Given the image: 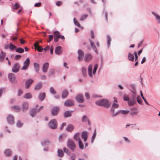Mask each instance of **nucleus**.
Instances as JSON below:
<instances>
[{
    "label": "nucleus",
    "instance_id": "obj_1",
    "mask_svg": "<svg viewBox=\"0 0 160 160\" xmlns=\"http://www.w3.org/2000/svg\"><path fill=\"white\" fill-rule=\"evenodd\" d=\"M95 103L98 105L103 106L106 108H108L111 104L108 100L104 99L97 101Z\"/></svg>",
    "mask_w": 160,
    "mask_h": 160
},
{
    "label": "nucleus",
    "instance_id": "obj_2",
    "mask_svg": "<svg viewBox=\"0 0 160 160\" xmlns=\"http://www.w3.org/2000/svg\"><path fill=\"white\" fill-rule=\"evenodd\" d=\"M98 65L97 64L95 65L94 68L93 70L92 73V66L91 64L89 65L88 68V73L89 77H92L93 75H94L96 73V71L98 68Z\"/></svg>",
    "mask_w": 160,
    "mask_h": 160
},
{
    "label": "nucleus",
    "instance_id": "obj_3",
    "mask_svg": "<svg viewBox=\"0 0 160 160\" xmlns=\"http://www.w3.org/2000/svg\"><path fill=\"white\" fill-rule=\"evenodd\" d=\"M67 145V146L72 151L74 150L75 148V143L73 141L72 139H69L68 140Z\"/></svg>",
    "mask_w": 160,
    "mask_h": 160
},
{
    "label": "nucleus",
    "instance_id": "obj_4",
    "mask_svg": "<svg viewBox=\"0 0 160 160\" xmlns=\"http://www.w3.org/2000/svg\"><path fill=\"white\" fill-rule=\"evenodd\" d=\"M49 127L52 129H55L57 128V123L56 120L53 119L50 121L49 123Z\"/></svg>",
    "mask_w": 160,
    "mask_h": 160
},
{
    "label": "nucleus",
    "instance_id": "obj_5",
    "mask_svg": "<svg viewBox=\"0 0 160 160\" xmlns=\"http://www.w3.org/2000/svg\"><path fill=\"white\" fill-rule=\"evenodd\" d=\"M30 64V60L27 58L23 62V66L21 68L22 70H26L29 66Z\"/></svg>",
    "mask_w": 160,
    "mask_h": 160
},
{
    "label": "nucleus",
    "instance_id": "obj_6",
    "mask_svg": "<svg viewBox=\"0 0 160 160\" xmlns=\"http://www.w3.org/2000/svg\"><path fill=\"white\" fill-rule=\"evenodd\" d=\"M9 80L12 83H15L17 82V80L14 75L12 73H10L8 75Z\"/></svg>",
    "mask_w": 160,
    "mask_h": 160
},
{
    "label": "nucleus",
    "instance_id": "obj_7",
    "mask_svg": "<svg viewBox=\"0 0 160 160\" xmlns=\"http://www.w3.org/2000/svg\"><path fill=\"white\" fill-rule=\"evenodd\" d=\"M43 108V106H41L38 109H32L30 112L31 116L32 117H33L34 116V115L36 114V113L39 112V111Z\"/></svg>",
    "mask_w": 160,
    "mask_h": 160
},
{
    "label": "nucleus",
    "instance_id": "obj_8",
    "mask_svg": "<svg viewBox=\"0 0 160 160\" xmlns=\"http://www.w3.org/2000/svg\"><path fill=\"white\" fill-rule=\"evenodd\" d=\"M19 68L20 66L19 64L18 63H16L12 67V71L14 73L17 72L19 71Z\"/></svg>",
    "mask_w": 160,
    "mask_h": 160
},
{
    "label": "nucleus",
    "instance_id": "obj_9",
    "mask_svg": "<svg viewBox=\"0 0 160 160\" xmlns=\"http://www.w3.org/2000/svg\"><path fill=\"white\" fill-rule=\"evenodd\" d=\"M54 37L60 38L62 40L65 39L64 37L63 36L61 35L60 32L58 31H56L53 32Z\"/></svg>",
    "mask_w": 160,
    "mask_h": 160
},
{
    "label": "nucleus",
    "instance_id": "obj_10",
    "mask_svg": "<svg viewBox=\"0 0 160 160\" xmlns=\"http://www.w3.org/2000/svg\"><path fill=\"white\" fill-rule=\"evenodd\" d=\"M33 82L34 80L31 79H29L26 80L25 84V88L26 89L28 88L30 85Z\"/></svg>",
    "mask_w": 160,
    "mask_h": 160
},
{
    "label": "nucleus",
    "instance_id": "obj_11",
    "mask_svg": "<svg viewBox=\"0 0 160 160\" xmlns=\"http://www.w3.org/2000/svg\"><path fill=\"white\" fill-rule=\"evenodd\" d=\"M76 101L78 102L82 103L84 101L83 96L81 94H79L76 98Z\"/></svg>",
    "mask_w": 160,
    "mask_h": 160
},
{
    "label": "nucleus",
    "instance_id": "obj_12",
    "mask_svg": "<svg viewBox=\"0 0 160 160\" xmlns=\"http://www.w3.org/2000/svg\"><path fill=\"white\" fill-rule=\"evenodd\" d=\"M92 58V55L89 53H87L85 55L84 57V60L85 61L88 62L90 61Z\"/></svg>",
    "mask_w": 160,
    "mask_h": 160
},
{
    "label": "nucleus",
    "instance_id": "obj_13",
    "mask_svg": "<svg viewBox=\"0 0 160 160\" xmlns=\"http://www.w3.org/2000/svg\"><path fill=\"white\" fill-rule=\"evenodd\" d=\"M152 14L155 17L156 20L158 24H160V16L156 12H152Z\"/></svg>",
    "mask_w": 160,
    "mask_h": 160
},
{
    "label": "nucleus",
    "instance_id": "obj_14",
    "mask_svg": "<svg viewBox=\"0 0 160 160\" xmlns=\"http://www.w3.org/2000/svg\"><path fill=\"white\" fill-rule=\"evenodd\" d=\"M64 105L66 106L70 107L74 105V103L72 100H68L65 102Z\"/></svg>",
    "mask_w": 160,
    "mask_h": 160
},
{
    "label": "nucleus",
    "instance_id": "obj_15",
    "mask_svg": "<svg viewBox=\"0 0 160 160\" xmlns=\"http://www.w3.org/2000/svg\"><path fill=\"white\" fill-rule=\"evenodd\" d=\"M129 111L128 110H120L118 111L117 112H116L115 114L113 113V116H115V115H116L118 114H119L120 113H122L123 114H126L128 113L129 112Z\"/></svg>",
    "mask_w": 160,
    "mask_h": 160
},
{
    "label": "nucleus",
    "instance_id": "obj_16",
    "mask_svg": "<svg viewBox=\"0 0 160 160\" xmlns=\"http://www.w3.org/2000/svg\"><path fill=\"white\" fill-rule=\"evenodd\" d=\"M59 110V108L58 107H54L52 110V114L53 116H55L57 114Z\"/></svg>",
    "mask_w": 160,
    "mask_h": 160
},
{
    "label": "nucleus",
    "instance_id": "obj_17",
    "mask_svg": "<svg viewBox=\"0 0 160 160\" xmlns=\"http://www.w3.org/2000/svg\"><path fill=\"white\" fill-rule=\"evenodd\" d=\"M49 67V63L48 62H46L44 63L42 66V71L44 72H46L48 69Z\"/></svg>",
    "mask_w": 160,
    "mask_h": 160
},
{
    "label": "nucleus",
    "instance_id": "obj_18",
    "mask_svg": "<svg viewBox=\"0 0 160 160\" xmlns=\"http://www.w3.org/2000/svg\"><path fill=\"white\" fill-rule=\"evenodd\" d=\"M78 59L79 61L82 60L83 58L84 53L83 52L80 50H79L78 51Z\"/></svg>",
    "mask_w": 160,
    "mask_h": 160
},
{
    "label": "nucleus",
    "instance_id": "obj_19",
    "mask_svg": "<svg viewBox=\"0 0 160 160\" xmlns=\"http://www.w3.org/2000/svg\"><path fill=\"white\" fill-rule=\"evenodd\" d=\"M7 120L8 122L10 124H12L14 123V119L13 117L11 115H9L7 118Z\"/></svg>",
    "mask_w": 160,
    "mask_h": 160
},
{
    "label": "nucleus",
    "instance_id": "obj_20",
    "mask_svg": "<svg viewBox=\"0 0 160 160\" xmlns=\"http://www.w3.org/2000/svg\"><path fill=\"white\" fill-rule=\"evenodd\" d=\"M88 133L87 132L84 131L82 132V138L83 139L84 141H86L88 138Z\"/></svg>",
    "mask_w": 160,
    "mask_h": 160
},
{
    "label": "nucleus",
    "instance_id": "obj_21",
    "mask_svg": "<svg viewBox=\"0 0 160 160\" xmlns=\"http://www.w3.org/2000/svg\"><path fill=\"white\" fill-rule=\"evenodd\" d=\"M89 41L91 46L92 48V49L96 53H97V54H98L97 48L96 46H95L94 42L90 40H89Z\"/></svg>",
    "mask_w": 160,
    "mask_h": 160
},
{
    "label": "nucleus",
    "instance_id": "obj_22",
    "mask_svg": "<svg viewBox=\"0 0 160 160\" xmlns=\"http://www.w3.org/2000/svg\"><path fill=\"white\" fill-rule=\"evenodd\" d=\"M38 42H36L34 44V46L35 48H37V50L39 52H42L43 50V48L41 46L38 45Z\"/></svg>",
    "mask_w": 160,
    "mask_h": 160
},
{
    "label": "nucleus",
    "instance_id": "obj_23",
    "mask_svg": "<svg viewBox=\"0 0 160 160\" xmlns=\"http://www.w3.org/2000/svg\"><path fill=\"white\" fill-rule=\"evenodd\" d=\"M28 104L27 102H24L22 104V109L23 111H26L28 108Z\"/></svg>",
    "mask_w": 160,
    "mask_h": 160
},
{
    "label": "nucleus",
    "instance_id": "obj_24",
    "mask_svg": "<svg viewBox=\"0 0 160 160\" xmlns=\"http://www.w3.org/2000/svg\"><path fill=\"white\" fill-rule=\"evenodd\" d=\"M38 98L41 101L43 100L45 98V93H40Z\"/></svg>",
    "mask_w": 160,
    "mask_h": 160
},
{
    "label": "nucleus",
    "instance_id": "obj_25",
    "mask_svg": "<svg viewBox=\"0 0 160 160\" xmlns=\"http://www.w3.org/2000/svg\"><path fill=\"white\" fill-rule=\"evenodd\" d=\"M61 47L58 46L57 47L55 50V53L57 54H60L62 53Z\"/></svg>",
    "mask_w": 160,
    "mask_h": 160
},
{
    "label": "nucleus",
    "instance_id": "obj_26",
    "mask_svg": "<svg viewBox=\"0 0 160 160\" xmlns=\"http://www.w3.org/2000/svg\"><path fill=\"white\" fill-rule=\"evenodd\" d=\"M74 129V126L72 124H69L66 128V130L68 132H71Z\"/></svg>",
    "mask_w": 160,
    "mask_h": 160
},
{
    "label": "nucleus",
    "instance_id": "obj_27",
    "mask_svg": "<svg viewBox=\"0 0 160 160\" xmlns=\"http://www.w3.org/2000/svg\"><path fill=\"white\" fill-rule=\"evenodd\" d=\"M4 153L7 156L9 157L11 155L12 152L10 149H7L5 150Z\"/></svg>",
    "mask_w": 160,
    "mask_h": 160
},
{
    "label": "nucleus",
    "instance_id": "obj_28",
    "mask_svg": "<svg viewBox=\"0 0 160 160\" xmlns=\"http://www.w3.org/2000/svg\"><path fill=\"white\" fill-rule=\"evenodd\" d=\"M118 107V105L117 103H114L112 104V108L111 109V111L114 113V109L117 108Z\"/></svg>",
    "mask_w": 160,
    "mask_h": 160
},
{
    "label": "nucleus",
    "instance_id": "obj_29",
    "mask_svg": "<svg viewBox=\"0 0 160 160\" xmlns=\"http://www.w3.org/2000/svg\"><path fill=\"white\" fill-rule=\"evenodd\" d=\"M5 56V53H4L2 51H1V54H0V62H2Z\"/></svg>",
    "mask_w": 160,
    "mask_h": 160
},
{
    "label": "nucleus",
    "instance_id": "obj_30",
    "mask_svg": "<svg viewBox=\"0 0 160 160\" xmlns=\"http://www.w3.org/2000/svg\"><path fill=\"white\" fill-rule=\"evenodd\" d=\"M74 138L76 141H78L79 140H81L80 134L79 133H76L74 136Z\"/></svg>",
    "mask_w": 160,
    "mask_h": 160
},
{
    "label": "nucleus",
    "instance_id": "obj_31",
    "mask_svg": "<svg viewBox=\"0 0 160 160\" xmlns=\"http://www.w3.org/2000/svg\"><path fill=\"white\" fill-rule=\"evenodd\" d=\"M136 102L134 98L131 99L130 100H129L128 102V104L129 106H132L134 105Z\"/></svg>",
    "mask_w": 160,
    "mask_h": 160
},
{
    "label": "nucleus",
    "instance_id": "obj_32",
    "mask_svg": "<svg viewBox=\"0 0 160 160\" xmlns=\"http://www.w3.org/2000/svg\"><path fill=\"white\" fill-rule=\"evenodd\" d=\"M68 95V92L67 90H64L62 94V98H65Z\"/></svg>",
    "mask_w": 160,
    "mask_h": 160
},
{
    "label": "nucleus",
    "instance_id": "obj_33",
    "mask_svg": "<svg viewBox=\"0 0 160 160\" xmlns=\"http://www.w3.org/2000/svg\"><path fill=\"white\" fill-rule=\"evenodd\" d=\"M12 109L16 112H19L21 109L20 107L18 106H14L12 108Z\"/></svg>",
    "mask_w": 160,
    "mask_h": 160
},
{
    "label": "nucleus",
    "instance_id": "obj_34",
    "mask_svg": "<svg viewBox=\"0 0 160 160\" xmlns=\"http://www.w3.org/2000/svg\"><path fill=\"white\" fill-rule=\"evenodd\" d=\"M128 59L132 61H134V55L130 53H129L128 55Z\"/></svg>",
    "mask_w": 160,
    "mask_h": 160
},
{
    "label": "nucleus",
    "instance_id": "obj_35",
    "mask_svg": "<svg viewBox=\"0 0 160 160\" xmlns=\"http://www.w3.org/2000/svg\"><path fill=\"white\" fill-rule=\"evenodd\" d=\"M42 87V84L41 82H40L37 84L34 88V89L35 90H38L41 88Z\"/></svg>",
    "mask_w": 160,
    "mask_h": 160
},
{
    "label": "nucleus",
    "instance_id": "obj_36",
    "mask_svg": "<svg viewBox=\"0 0 160 160\" xmlns=\"http://www.w3.org/2000/svg\"><path fill=\"white\" fill-rule=\"evenodd\" d=\"M63 152L61 149H58V156L60 157H62L63 156Z\"/></svg>",
    "mask_w": 160,
    "mask_h": 160
},
{
    "label": "nucleus",
    "instance_id": "obj_37",
    "mask_svg": "<svg viewBox=\"0 0 160 160\" xmlns=\"http://www.w3.org/2000/svg\"><path fill=\"white\" fill-rule=\"evenodd\" d=\"M34 67L36 72H38L39 71V66L38 63L34 62Z\"/></svg>",
    "mask_w": 160,
    "mask_h": 160
},
{
    "label": "nucleus",
    "instance_id": "obj_38",
    "mask_svg": "<svg viewBox=\"0 0 160 160\" xmlns=\"http://www.w3.org/2000/svg\"><path fill=\"white\" fill-rule=\"evenodd\" d=\"M71 116V112L69 111H67L64 112V117L65 118L70 117Z\"/></svg>",
    "mask_w": 160,
    "mask_h": 160
},
{
    "label": "nucleus",
    "instance_id": "obj_39",
    "mask_svg": "<svg viewBox=\"0 0 160 160\" xmlns=\"http://www.w3.org/2000/svg\"><path fill=\"white\" fill-rule=\"evenodd\" d=\"M96 130H95L94 132L93 133V134L92 136V137L91 139V143H92L94 141L95 138L96 136Z\"/></svg>",
    "mask_w": 160,
    "mask_h": 160
},
{
    "label": "nucleus",
    "instance_id": "obj_40",
    "mask_svg": "<svg viewBox=\"0 0 160 160\" xmlns=\"http://www.w3.org/2000/svg\"><path fill=\"white\" fill-rule=\"evenodd\" d=\"M16 52H18L19 53H22L24 51V50L23 48H17L16 49Z\"/></svg>",
    "mask_w": 160,
    "mask_h": 160
},
{
    "label": "nucleus",
    "instance_id": "obj_41",
    "mask_svg": "<svg viewBox=\"0 0 160 160\" xmlns=\"http://www.w3.org/2000/svg\"><path fill=\"white\" fill-rule=\"evenodd\" d=\"M79 146L80 149H82L83 148V144L81 140L78 141Z\"/></svg>",
    "mask_w": 160,
    "mask_h": 160
},
{
    "label": "nucleus",
    "instance_id": "obj_42",
    "mask_svg": "<svg viewBox=\"0 0 160 160\" xmlns=\"http://www.w3.org/2000/svg\"><path fill=\"white\" fill-rule=\"evenodd\" d=\"M32 95L30 93L26 94L24 96L23 98L26 99H29L32 98Z\"/></svg>",
    "mask_w": 160,
    "mask_h": 160
},
{
    "label": "nucleus",
    "instance_id": "obj_43",
    "mask_svg": "<svg viewBox=\"0 0 160 160\" xmlns=\"http://www.w3.org/2000/svg\"><path fill=\"white\" fill-rule=\"evenodd\" d=\"M9 48L11 50L15 49L17 48V47L13 45L12 43H10L9 45Z\"/></svg>",
    "mask_w": 160,
    "mask_h": 160
},
{
    "label": "nucleus",
    "instance_id": "obj_44",
    "mask_svg": "<svg viewBox=\"0 0 160 160\" xmlns=\"http://www.w3.org/2000/svg\"><path fill=\"white\" fill-rule=\"evenodd\" d=\"M107 38H108L107 44H108V48H109V47L110 45V42L111 41V38L108 35V36H107Z\"/></svg>",
    "mask_w": 160,
    "mask_h": 160
},
{
    "label": "nucleus",
    "instance_id": "obj_45",
    "mask_svg": "<svg viewBox=\"0 0 160 160\" xmlns=\"http://www.w3.org/2000/svg\"><path fill=\"white\" fill-rule=\"evenodd\" d=\"M19 5L18 3H16L12 6V9H17L19 7Z\"/></svg>",
    "mask_w": 160,
    "mask_h": 160
},
{
    "label": "nucleus",
    "instance_id": "obj_46",
    "mask_svg": "<svg viewBox=\"0 0 160 160\" xmlns=\"http://www.w3.org/2000/svg\"><path fill=\"white\" fill-rule=\"evenodd\" d=\"M73 22L74 24L76 26H77L78 27H80V24L78 23V22L77 21L76 19L75 18H74L73 19Z\"/></svg>",
    "mask_w": 160,
    "mask_h": 160
},
{
    "label": "nucleus",
    "instance_id": "obj_47",
    "mask_svg": "<svg viewBox=\"0 0 160 160\" xmlns=\"http://www.w3.org/2000/svg\"><path fill=\"white\" fill-rule=\"evenodd\" d=\"M88 17L87 14H84L82 15L80 19V20L83 21L85 20Z\"/></svg>",
    "mask_w": 160,
    "mask_h": 160
},
{
    "label": "nucleus",
    "instance_id": "obj_48",
    "mask_svg": "<svg viewBox=\"0 0 160 160\" xmlns=\"http://www.w3.org/2000/svg\"><path fill=\"white\" fill-rule=\"evenodd\" d=\"M66 136V134H62L60 135L59 137V140H61V139H63Z\"/></svg>",
    "mask_w": 160,
    "mask_h": 160
},
{
    "label": "nucleus",
    "instance_id": "obj_49",
    "mask_svg": "<svg viewBox=\"0 0 160 160\" xmlns=\"http://www.w3.org/2000/svg\"><path fill=\"white\" fill-rule=\"evenodd\" d=\"M82 121L83 122H86L87 121L89 122L88 118L86 115H85L83 117Z\"/></svg>",
    "mask_w": 160,
    "mask_h": 160
},
{
    "label": "nucleus",
    "instance_id": "obj_50",
    "mask_svg": "<svg viewBox=\"0 0 160 160\" xmlns=\"http://www.w3.org/2000/svg\"><path fill=\"white\" fill-rule=\"evenodd\" d=\"M82 72L83 75L86 76V70L84 68H83L82 69Z\"/></svg>",
    "mask_w": 160,
    "mask_h": 160
},
{
    "label": "nucleus",
    "instance_id": "obj_51",
    "mask_svg": "<svg viewBox=\"0 0 160 160\" xmlns=\"http://www.w3.org/2000/svg\"><path fill=\"white\" fill-rule=\"evenodd\" d=\"M50 92L53 94H56V92L54 90V88L52 87H51L50 88Z\"/></svg>",
    "mask_w": 160,
    "mask_h": 160
},
{
    "label": "nucleus",
    "instance_id": "obj_52",
    "mask_svg": "<svg viewBox=\"0 0 160 160\" xmlns=\"http://www.w3.org/2000/svg\"><path fill=\"white\" fill-rule=\"evenodd\" d=\"M137 101L139 104H142V100L139 96H138L137 97Z\"/></svg>",
    "mask_w": 160,
    "mask_h": 160
},
{
    "label": "nucleus",
    "instance_id": "obj_53",
    "mask_svg": "<svg viewBox=\"0 0 160 160\" xmlns=\"http://www.w3.org/2000/svg\"><path fill=\"white\" fill-rule=\"evenodd\" d=\"M55 72V70L54 69H51L50 70L49 72V76L52 75Z\"/></svg>",
    "mask_w": 160,
    "mask_h": 160
},
{
    "label": "nucleus",
    "instance_id": "obj_54",
    "mask_svg": "<svg viewBox=\"0 0 160 160\" xmlns=\"http://www.w3.org/2000/svg\"><path fill=\"white\" fill-rule=\"evenodd\" d=\"M22 125V123H21L19 121H18L17 123V126L18 127H20Z\"/></svg>",
    "mask_w": 160,
    "mask_h": 160
},
{
    "label": "nucleus",
    "instance_id": "obj_55",
    "mask_svg": "<svg viewBox=\"0 0 160 160\" xmlns=\"http://www.w3.org/2000/svg\"><path fill=\"white\" fill-rule=\"evenodd\" d=\"M63 150L64 152H65L67 153V154H69V152L68 150L66 148H63Z\"/></svg>",
    "mask_w": 160,
    "mask_h": 160
},
{
    "label": "nucleus",
    "instance_id": "obj_56",
    "mask_svg": "<svg viewBox=\"0 0 160 160\" xmlns=\"http://www.w3.org/2000/svg\"><path fill=\"white\" fill-rule=\"evenodd\" d=\"M76 156L74 154H72L70 156V158L72 160H74Z\"/></svg>",
    "mask_w": 160,
    "mask_h": 160
},
{
    "label": "nucleus",
    "instance_id": "obj_57",
    "mask_svg": "<svg viewBox=\"0 0 160 160\" xmlns=\"http://www.w3.org/2000/svg\"><path fill=\"white\" fill-rule=\"evenodd\" d=\"M23 93V91L22 90L20 89L18 90V95L19 96H20Z\"/></svg>",
    "mask_w": 160,
    "mask_h": 160
},
{
    "label": "nucleus",
    "instance_id": "obj_58",
    "mask_svg": "<svg viewBox=\"0 0 160 160\" xmlns=\"http://www.w3.org/2000/svg\"><path fill=\"white\" fill-rule=\"evenodd\" d=\"M123 100L125 101H128L129 100V98L128 96H124L123 97Z\"/></svg>",
    "mask_w": 160,
    "mask_h": 160
},
{
    "label": "nucleus",
    "instance_id": "obj_59",
    "mask_svg": "<svg viewBox=\"0 0 160 160\" xmlns=\"http://www.w3.org/2000/svg\"><path fill=\"white\" fill-rule=\"evenodd\" d=\"M49 142L48 141L45 140V141H43L42 142H41V144L42 145H43L46 144L48 143Z\"/></svg>",
    "mask_w": 160,
    "mask_h": 160
},
{
    "label": "nucleus",
    "instance_id": "obj_60",
    "mask_svg": "<svg viewBox=\"0 0 160 160\" xmlns=\"http://www.w3.org/2000/svg\"><path fill=\"white\" fill-rule=\"evenodd\" d=\"M85 96L87 99L88 100H89L90 99V96L89 94L88 93L86 92L85 94Z\"/></svg>",
    "mask_w": 160,
    "mask_h": 160
},
{
    "label": "nucleus",
    "instance_id": "obj_61",
    "mask_svg": "<svg viewBox=\"0 0 160 160\" xmlns=\"http://www.w3.org/2000/svg\"><path fill=\"white\" fill-rule=\"evenodd\" d=\"M138 113V112L137 111H134L131 112L130 113V114L131 115H133L135 114H137Z\"/></svg>",
    "mask_w": 160,
    "mask_h": 160
},
{
    "label": "nucleus",
    "instance_id": "obj_62",
    "mask_svg": "<svg viewBox=\"0 0 160 160\" xmlns=\"http://www.w3.org/2000/svg\"><path fill=\"white\" fill-rule=\"evenodd\" d=\"M21 57V56L20 55H16L15 57L14 58L15 59L18 60V59H19Z\"/></svg>",
    "mask_w": 160,
    "mask_h": 160
},
{
    "label": "nucleus",
    "instance_id": "obj_63",
    "mask_svg": "<svg viewBox=\"0 0 160 160\" xmlns=\"http://www.w3.org/2000/svg\"><path fill=\"white\" fill-rule=\"evenodd\" d=\"M5 91V89L4 88H2L0 89V97L1 96L2 94Z\"/></svg>",
    "mask_w": 160,
    "mask_h": 160
},
{
    "label": "nucleus",
    "instance_id": "obj_64",
    "mask_svg": "<svg viewBox=\"0 0 160 160\" xmlns=\"http://www.w3.org/2000/svg\"><path fill=\"white\" fill-rule=\"evenodd\" d=\"M41 3L40 2H39L35 4L34 6L36 7H39L41 6Z\"/></svg>",
    "mask_w": 160,
    "mask_h": 160
}]
</instances>
